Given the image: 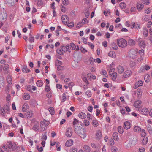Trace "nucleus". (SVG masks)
Instances as JSON below:
<instances>
[{"label": "nucleus", "instance_id": "f257e3e1", "mask_svg": "<svg viewBox=\"0 0 152 152\" xmlns=\"http://www.w3.org/2000/svg\"><path fill=\"white\" fill-rule=\"evenodd\" d=\"M74 130L75 132L79 135L81 138L84 139L86 137V130L84 128L79 126L78 128H76L74 129Z\"/></svg>", "mask_w": 152, "mask_h": 152}, {"label": "nucleus", "instance_id": "f03ea898", "mask_svg": "<svg viewBox=\"0 0 152 152\" xmlns=\"http://www.w3.org/2000/svg\"><path fill=\"white\" fill-rule=\"evenodd\" d=\"M117 43L118 45L121 48H124L127 46V42L123 38L117 39Z\"/></svg>", "mask_w": 152, "mask_h": 152}, {"label": "nucleus", "instance_id": "7ed1b4c3", "mask_svg": "<svg viewBox=\"0 0 152 152\" xmlns=\"http://www.w3.org/2000/svg\"><path fill=\"white\" fill-rule=\"evenodd\" d=\"M62 22L64 24H66L68 23L69 18L66 15H63L61 17Z\"/></svg>", "mask_w": 152, "mask_h": 152}, {"label": "nucleus", "instance_id": "20e7f679", "mask_svg": "<svg viewBox=\"0 0 152 152\" xmlns=\"http://www.w3.org/2000/svg\"><path fill=\"white\" fill-rule=\"evenodd\" d=\"M72 128L69 127L67 128L66 130V135L68 137H70L72 134Z\"/></svg>", "mask_w": 152, "mask_h": 152}, {"label": "nucleus", "instance_id": "39448f33", "mask_svg": "<svg viewBox=\"0 0 152 152\" xmlns=\"http://www.w3.org/2000/svg\"><path fill=\"white\" fill-rule=\"evenodd\" d=\"M66 52V50L65 49V48L64 46H62L60 49H57L56 50L57 53L60 55H63L64 53Z\"/></svg>", "mask_w": 152, "mask_h": 152}, {"label": "nucleus", "instance_id": "423d86ee", "mask_svg": "<svg viewBox=\"0 0 152 152\" xmlns=\"http://www.w3.org/2000/svg\"><path fill=\"white\" fill-rule=\"evenodd\" d=\"M80 122V121L76 119L75 118L74 119V121L73 122L74 129H75L76 128H78L79 126L78 125L79 124Z\"/></svg>", "mask_w": 152, "mask_h": 152}, {"label": "nucleus", "instance_id": "0eeeda50", "mask_svg": "<svg viewBox=\"0 0 152 152\" xmlns=\"http://www.w3.org/2000/svg\"><path fill=\"white\" fill-rule=\"evenodd\" d=\"M130 122L126 121L124 123L123 127L125 129H128L130 128Z\"/></svg>", "mask_w": 152, "mask_h": 152}, {"label": "nucleus", "instance_id": "6e6552de", "mask_svg": "<svg viewBox=\"0 0 152 152\" xmlns=\"http://www.w3.org/2000/svg\"><path fill=\"white\" fill-rule=\"evenodd\" d=\"M132 74V72L130 70H127L123 74V76L125 78H127L130 76Z\"/></svg>", "mask_w": 152, "mask_h": 152}, {"label": "nucleus", "instance_id": "1a4fd4ad", "mask_svg": "<svg viewBox=\"0 0 152 152\" xmlns=\"http://www.w3.org/2000/svg\"><path fill=\"white\" fill-rule=\"evenodd\" d=\"M33 114V112L32 111H30L26 113L24 116L26 118H30L32 117Z\"/></svg>", "mask_w": 152, "mask_h": 152}, {"label": "nucleus", "instance_id": "9d476101", "mask_svg": "<svg viewBox=\"0 0 152 152\" xmlns=\"http://www.w3.org/2000/svg\"><path fill=\"white\" fill-rule=\"evenodd\" d=\"M143 83L142 81L140 80L138 82L136 83L134 86V88L135 89L137 88L138 87L142 86Z\"/></svg>", "mask_w": 152, "mask_h": 152}, {"label": "nucleus", "instance_id": "9b49d317", "mask_svg": "<svg viewBox=\"0 0 152 152\" xmlns=\"http://www.w3.org/2000/svg\"><path fill=\"white\" fill-rule=\"evenodd\" d=\"M117 72L119 74H122L124 72V69L123 67L121 65H119L117 68Z\"/></svg>", "mask_w": 152, "mask_h": 152}, {"label": "nucleus", "instance_id": "f8f14e48", "mask_svg": "<svg viewBox=\"0 0 152 152\" xmlns=\"http://www.w3.org/2000/svg\"><path fill=\"white\" fill-rule=\"evenodd\" d=\"M73 141L71 139L69 140L66 141L65 144V145L67 147H69L72 146L73 144Z\"/></svg>", "mask_w": 152, "mask_h": 152}, {"label": "nucleus", "instance_id": "ddd939ff", "mask_svg": "<svg viewBox=\"0 0 152 152\" xmlns=\"http://www.w3.org/2000/svg\"><path fill=\"white\" fill-rule=\"evenodd\" d=\"M88 78L90 80H91L92 79H95L96 78L95 75H91L90 73H88L87 74Z\"/></svg>", "mask_w": 152, "mask_h": 152}, {"label": "nucleus", "instance_id": "4468645a", "mask_svg": "<svg viewBox=\"0 0 152 152\" xmlns=\"http://www.w3.org/2000/svg\"><path fill=\"white\" fill-rule=\"evenodd\" d=\"M83 149L85 152H90L91 151L90 147L87 145H85L83 146Z\"/></svg>", "mask_w": 152, "mask_h": 152}, {"label": "nucleus", "instance_id": "2eb2a0df", "mask_svg": "<svg viewBox=\"0 0 152 152\" xmlns=\"http://www.w3.org/2000/svg\"><path fill=\"white\" fill-rule=\"evenodd\" d=\"M24 100H28L30 99V95L27 93H25L22 96Z\"/></svg>", "mask_w": 152, "mask_h": 152}, {"label": "nucleus", "instance_id": "dca6fc26", "mask_svg": "<svg viewBox=\"0 0 152 152\" xmlns=\"http://www.w3.org/2000/svg\"><path fill=\"white\" fill-rule=\"evenodd\" d=\"M30 70L27 68L26 65H23L22 67V72L25 73H28L30 72Z\"/></svg>", "mask_w": 152, "mask_h": 152}, {"label": "nucleus", "instance_id": "f3484780", "mask_svg": "<svg viewBox=\"0 0 152 152\" xmlns=\"http://www.w3.org/2000/svg\"><path fill=\"white\" fill-rule=\"evenodd\" d=\"M92 124L93 126L95 127H97L99 125L98 121L96 119L92 120Z\"/></svg>", "mask_w": 152, "mask_h": 152}, {"label": "nucleus", "instance_id": "a211bd4d", "mask_svg": "<svg viewBox=\"0 0 152 152\" xmlns=\"http://www.w3.org/2000/svg\"><path fill=\"white\" fill-rule=\"evenodd\" d=\"M40 127L41 128V131H44L47 128V126L42 122H41Z\"/></svg>", "mask_w": 152, "mask_h": 152}, {"label": "nucleus", "instance_id": "6ab92c4d", "mask_svg": "<svg viewBox=\"0 0 152 152\" xmlns=\"http://www.w3.org/2000/svg\"><path fill=\"white\" fill-rule=\"evenodd\" d=\"M113 136L114 140H118V134L117 132H114L113 133Z\"/></svg>", "mask_w": 152, "mask_h": 152}, {"label": "nucleus", "instance_id": "aec40b11", "mask_svg": "<svg viewBox=\"0 0 152 152\" xmlns=\"http://www.w3.org/2000/svg\"><path fill=\"white\" fill-rule=\"evenodd\" d=\"M141 103V101L140 100H137L136 101L134 104V106L136 107H138L140 106Z\"/></svg>", "mask_w": 152, "mask_h": 152}, {"label": "nucleus", "instance_id": "412c9836", "mask_svg": "<svg viewBox=\"0 0 152 152\" xmlns=\"http://www.w3.org/2000/svg\"><path fill=\"white\" fill-rule=\"evenodd\" d=\"M28 104H24L22 107V110L23 112H25L28 109Z\"/></svg>", "mask_w": 152, "mask_h": 152}, {"label": "nucleus", "instance_id": "4be33fe9", "mask_svg": "<svg viewBox=\"0 0 152 152\" xmlns=\"http://www.w3.org/2000/svg\"><path fill=\"white\" fill-rule=\"evenodd\" d=\"M110 75H111L112 80L113 81L115 80L117 75V73L114 72V73H113L112 74Z\"/></svg>", "mask_w": 152, "mask_h": 152}, {"label": "nucleus", "instance_id": "5701e85b", "mask_svg": "<svg viewBox=\"0 0 152 152\" xmlns=\"http://www.w3.org/2000/svg\"><path fill=\"white\" fill-rule=\"evenodd\" d=\"M139 45L140 47L144 48L145 46V43L143 40H141L139 42Z\"/></svg>", "mask_w": 152, "mask_h": 152}, {"label": "nucleus", "instance_id": "b1692460", "mask_svg": "<svg viewBox=\"0 0 152 152\" xmlns=\"http://www.w3.org/2000/svg\"><path fill=\"white\" fill-rule=\"evenodd\" d=\"M79 117L81 119H84L86 117V114L83 112L80 113L79 114Z\"/></svg>", "mask_w": 152, "mask_h": 152}, {"label": "nucleus", "instance_id": "393cba45", "mask_svg": "<svg viewBox=\"0 0 152 152\" xmlns=\"http://www.w3.org/2000/svg\"><path fill=\"white\" fill-rule=\"evenodd\" d=\"M142 113L144 115H146L148 113V110L147 108H143L141 110Z\"/></svg>", "mask_w": 152, "mask_h": 152}, {"label": "nucleus", "instance_id": "a878e982", "mask_svg": "<svg viewBox=\"0 0 152 152\" xmlns=\"http://www.w3.org/2000/svg\"><path fill=\"white\" fill-rule=\"evenodd\" d=\"M141 128L138 126H136L134 128V131L137 132H139L141 131Z\"/></svg>", "mask_w": 152, "mask_h": 152}, {"label": "nucleus", "instance_id": "bb28decb", "mask_svg": "<svg viewBox=\"0 0 152 152\" xmlns=\"http://www.w3.org/2000/svg\"><path fill=\"white\" fill-rule=\"evenodd\" d=\"M137 7L138 10H141L143 8V5L142 3H138L137 5Z\"/></svg>", "mask_w": 152, "mask_h": 152}, {"label": "nucleus", "instance_id": "cd10ccee", "mask_svg": "<svg viewBox=\"0 0 152 152\" xmlns=\"http://www.w3.org/2000/svg\"><path fill=\"white\" fill-rule=\"evenodd\" d=\"M7 80L8 83L10 84L12 83V77L11 76L8 75L7 77Z\"/></svg>", "mask_w": 152, "mask_h": 152}, {"label": "nucleus", "instance_id": "c85d7f7f", "mask_svg": "<svg viewBox=\"0 0 152 152\" xmlns=\"http://www.w3.org/2000/svg\"><path fill=\"white\" fill-rule=\"evenodd\" d=\"M43 84L42 81L41 80H38L36 83V85L39 87L42 86Z\"/></svg>", "mask_w": 152, "mask_h": 152}, {"label": "nucleus", "instance_id": "c756f323", "mask_svg": "<svg viewBox=\"0 0 152 152\" xmlns=\"http://www.w3.org/2000/svg\"><path fill=\"white\" fill-rule=\"evenodd\" d=\"M96 138L97 139L99 140L101 139L102 137V133H101L98 131L97 132L96 134Z\"/></svg>", "mask_w": 152, "mask_h": 152}, {"label": "nucleus", "instance_id": "7c9ffc66", "mask_svg": "<svg viewBox=\"0 0 152 152\" xmlns=\"http://www.w3.org/2000/svg\"><path fill=\"white\" fill-rule=\"evenodd\" d=\"M108 56L110 57L114 58L115 57V52L113 51H111L108 53Z\"/></svg>", "mask_w": 152, "mask_h": 152}, {"label": "nucleus", "instance_id": "2f4dec72", "mask_svg": "<svg viewBox=\"0 0 152 152\" xmlns=\"http://www.w3.org/2000/svg\"><path fill=\"white\" fill-rule=\"evenodd\" d=\"M143 138L142 140V142L143 145H145L147 144L148 142V138L146 137H143Z\"/></svg>", "mask_w": 152, "mask_h": 152}, {"label": "nucleus", "instance_id": "473e14b6", "mask_svg": "<svg viewBox=\"0 0 152 152\" xmlns=\"http://www.w3.org/2000/svg\"><path fill=\"white\" fill-rule=\"evenodd\" d=\"M32 129L36 131H37L39 130V124H37L34 125Z\"/></svg>", "mask_w": 152, "mask_h": 152}, {"label": "nucleus", "instance_id": "72a5a7b5", "mask_svg": "<svg viewBox=\"0 0 152 152\" xmlns=\"http://www.w3.org/2000/svg\"><path fill=\"white\" fill-rule=\"evenodd\" d=\"M3 108L4 110L6 111V113H8V112L10 110L9 106L7 105H4V106Z\"/></svg>", "mask_w": 152, "mask_h": 152}, {"label": "nucleus", "instance_id": "f704fd0d", "mask_svg": "<svg viewBox=\"0 0 152 152\" xmlns=\"http://www.w3.org/2000/svg\"><path fill=\"white\" fill-rule=\"evenodd\" d=\"M143 35L147 37L148 34V31L147 29L146 28H144L143 31Z\"/></svg>", "mask_w": 152, "mask_h": 152}, {"label": "nucleus", "instance_id": "c9c22d12", "mask_svg": "<svg viewBox=\"0 0 152 152\" xmlns=\"http://www.w3.org/2000/svg\"><path fill=\"white\" fill-rule=\"evenodd\" d=\"M65 49L66 50V51H67L69 52H70L71 51V46L69 45H66V47H65Z\"/></svg>", "mask_w": 152, "mask_h": 152}, {"label": "nucleus", "instance_id": "e433bc0d", "mask_svg": "<svg viewBox=\"0 0 152 152\" xmlns=\"http://www.w3.org/2000/svg\"><path fill=\"white\" fill-rule=\"evenodd\" d=\"M120 7L122 9H125L126 7V4L124 2H121L120 4Z\"/></svg>", "mask_w": 152, "mask_h": 152}, {"label": "nucleus", "instance_id": "4c0bfd02", "mask_svg": "<svg viewBox=\"0 0 152 152\" xmlns=\"http://www.w3.org/2000/svg\"><path fill=\"white\" fill-rule=\"evenodd\" d=\"M118 131L120 134H122L124 132L123 127L120 126H119L118 127Z\"/></svg>", "mask_w": 152, "mask_h": 152}, {"label": "nucleus", "instance_id": "58836bf2", "mask_svg": "<svg viewBox=\"0 0 152 152\" xmlns=\"http://www.w3.org/2000/svg\"><path fill=\"white\" fill-rule=\"evenodd\" d=\"M129 44L130 45H133L135 44V41L132 39H130L128 41Z\"/></svg>", "mask_w": 152, "mask_h": 152}, {"label": "nucleus", "instance_id": "ea45409f", "mask_svg": "<svg viewBox=\"0 0 152 152\" xmlns=\"http://www.w3.org/2000/svg\"><path fill=\"white\" fill-rule=\"evenodd\" d=\"M141 137H145V136L146 135V133L145 130L144 129L141 130Z\"/></svg>", "mask_w": 152, "mask_h": 152}, {"label": "nucleus", "instance_id": "a19ab883", "mask_svg": "<svg viewBox=\"0 0 152 152\" xmlns=\"http://www.w3.org/2000/svg\"><path fill=\"white\" fill-rule=\"evenodd\" d=\"M9 68V66L7 64H5L4 65L3 69L4 71H7Z\"/></svg>", "mask_w": 152, "mask_h": 152}, {"label": "nucleus", "instance_id": "79ce46f5", "mask_svg": "<svg viewBox=\"0 0 152 152\" xmlns=\"http://www.w3.org/2000/svg\"><path fill=\"white\" fill-rule=\"evenodd\" d=\"M49 111L52 115H53L54 114V109L53 107H50L49 108Z\"/></svg>", "mask_w": 152, "mask_h": 152}, {"label": "nucleus", "instance_id": "37998d69", "mask_svg": "<svg viewBox=\"0 0 152 152\" xmlns=\"http://www.w3.org/2000/svg\"><path fill=\"white\" fill-rule=\"evenodd\" d=\"M111 46L112 47V48L113 49L115 50H116L118 48V47L115 43L113 42L111 44Z\"/></svg>", "mask_w": 152, "mask_h": 152}, {"label": "nucleus", "instance_id": "c03bdc74", "mask_svg": "<svg viewBox=\"0 0 152 152\" xmlns=\"http://www.w3.org/2000/svg\"><path fill=\"white\" fill-rule=\"evenodd\" d=\"M85 17L86 18H88L89 15V11L88 9H86L84 12Z\"/></svg>", "mask_w": 152, "mask_h": 152}, {"label": "nucleus", "instance_id": "a18cd8bd", "mask_svg": "<svg viewBox=\"0 0 152 152\" xmlns=\"http://www.w3.org/2000/svg\"><path fill=\"white\" fill-rule=\"evenodd\" d=\"M148 130L150 134H151L152 133V129L151 126L150 125H148L147 126Z\"/></svg>", "mask_w": 152, "mask_h": 152}, {"label": "nucleus", "instance_id": "49530a36", "mask_svg": "<svg viewBox=\"0 0 152 152\" xmlns=\"http://www.w3.org/2000/svg\"><path fill=\"white\" fill-rule=\"evenodd\" d=\"M86 94L89 97H91V93L89 90H88L86 92Z\"/></svg>", "mask_w": 152, "mask_h": 152}, {"label": "nucleus", "instance_id": "de8ad7c7", "mask_svg": "<svg viewBox=\"0 0 152 152\" xmlns=\"http://www.w3.org/2000/svg\"><path fill=\"white\" fill-rule=\"evenodd\" d=\"M108 143L111 145H113L114 144V142L112 138H111L108 140Z\"/></svg>", "mask_w": 152, "mask_h": 152}, {"label": "nucleus", "instance_id": "09e8293b", "mask_svg": "<svg viewBox=\"0 0 152 152\" xmlns=\"http://www.w3.org/2000/svg\"><path fill=\"white\" fill-rule=\"evenodd\" d=\"M62 95V99L61 101V102H64L66 100V95L64 93Z\"/></svg>", "mask_w": 152, "mask_h": 152}, {"label": "nucleus", "instance_id": "8fccbe9b", "mask_svg": "<svg viewBox=\"0 0 152 152\" xmlns=\"http://www.w3.org/2000/svg\"><path fill=\"white\" fill-rule=\"evenodd\" d=\"M150 76L148 75H147L146 76H145V80L146 82H148L149 80L150 79Z\"/></svg>", "mask_w": 152, "mask_h": 152}, {"label": "nucleus", "instance_id": "3c124183", "mask_svg": "<svg viewBox=\"0 0 152 152\" xmlns=\"http://www.w3.org/2000/svg\"><path fill=\"white\" fill-rule=\"evenodd\" d=\"M82 22L80 21L79 22L78 24H77L76 27L77 28H79L81 27L83 25V24Z\"/></svg>", "mask_w": 152, "mask_h": 152}, {"label": "nucleus", "instance_id": "603ef678", "mask_svg": "<svg viewBox=\"0 0 152 152\" xmlns=\"http://www.w3.org/2000/svg\"><path fill=\"white\" fill-rule=\"evenodd\" d=\"M111 150L112 152H115L118 151V148L115 146H113L111 148Z\"/></svg>", "mask_w": 152, "mask_h": 152}, {"label": "nucleus", "instance_id": "864d4df0", "mask_svg": "<svg viewBox=\"0 0 152 152\" xmlns=\"http://www.w3.org/2000/svg\"><path fill=\"white\" fill-rule=\"evenodd\" d=\"M56 66H58L62 65V63L60 61L58 60H57L56 61Z\"/></svg>", "mask_w": 152, "mask_h": 152}, {"label": "nucleus", "instance_id": "5fc2aeb1", "mask_svg": "<svg viewBox=\"0 0 152 152\" xmlns=\"http://www.w3.org/2000/svg\"><path fill=\"white\" fill-rule=\"evenodd\" d=\"M80 50H81V52L83 53H85L87 52V51L85 48H83L82 47L80 48Z\"/></svg>", "mask_w": 152, "mask_h": 152}, {"label": "nucleus", "instance_id": "6e6d98bb", "mask_svg": "<svg viewBox=\"0 0 152 152\" xmlns=\"http://www.w3.org/2000/svg\"><path fill=\"white\" fill-rule=\"evenodd\" d=\"M84 123L85 125L86 126H88L90 124V122L89 121L87 120H84Z\"/></svg>", "mask_w": 152, "mask_h": 152}, {"label": "nucleus", "instance_id": "4d7b16f0", "mask_svg": "<svg viewBox=\"0 0 152 152\" xmlns=\"http://www.w3.org/2000/svg\"><path fill=\"white\" fill-rule=\"evenodd\" d=\"M42 139L45 140H46L47 139V136L46 133L45 132L44 134H42Z\"/></svg>", "mask_w": 152, "mask_h": 152}, {"label": "nucleus", "instance_id": "13d9d810", "mask_svg": "<svg viewBox=\"0 0 152 152\" xmlns=\"http://www.w3.org/2000/svg\"><path fill=\"white\" fill-rule=\"evenodd\" d=\"M57 66V69L58 71L62 70L64 69V67L61 65L58 66Z\"/></svg>", "mask_w": 152, "mask_h": 152}, {"label": "nucleus", "instance_id": "bf43d9fd", "mask_svg": "<svg viewBox=\"0 0 152 152\" xmlns=\"http://www.w3.org/2000/svg\"><path fill=\"white\" fill-rule=\"evenodd\" d=\"M50 88L48 85H46L45 87V90L47 92H48L50 90Z\"/></svg>", "mask_w": 152, "mask_h": 152}, {"label": "nucleus", "instance_id": "052dcab7", "mask_svg": "<svg viewBox=\"0 0 152 152\" xmlns=\"http://www.w3.org/2000/svg\"><path fill=\"white\" fill-rule=\"evenodd\" d=\"M74 85V83L72 82H71L70 83L68 84V87L71 90L72 89V87Z\"/></svg>", "mask_w": 152, "mask_h": 152}, {"label": "nucleus", "instance_id": "680f3d73", "mask_svg": "<svg viewBox=\"0 0 152 152\" xmlns=\"http://www.w3.org/2000/svg\"><path fill=\"white\" fill-rule=\"evenodd\" d=\"M62 3L64 5H68L69 4L68 0H62Z\"/></svg>", "mask_w": 152, "mask_h": 152}, {"label": "nucleus", "instance_id": "e2e57ef3", "mask_svg": "<svg viewBox=\"0 0 152 152\" xmlns=\"http://www.w3.org/2000/svg\"><path fill=\"white\" fill-rule=\"evenodd\" d=\"M142 1L144 4L148 5L149 3V0H142Z\"/></svg>", "mask_w": 152, "mask_h": 152}, {"label": "nucleus", "instance_id": "0e129e2a", "mask_svg": "<svg viewBox=\"0 0 152 152\" xmlns=\"http://www.w3.org/2000/svg\"><path fill=\"white\" fill-rule=\"evenodd\" d=\"M101 73L102 75H104L105 77L107 76V73L104 70H102Z\"/></svg>", "mask_w": 152, "mask_h": 152}, {"label": "nucleus", "instance_id": "69168bd1", "mask_svg": "<svg viewBox=\"0 0 152 152\" xmlns=\"http://www.w3.org/2000/svg\"><path fill=\"white\" fill-rule=\"evenodd\" d=\"M94 61L95 62H97L99 64L101 62V59L98 58H96V59H94Z\"/></svg>", "mask_w": 152, "mask_h": 152}, {"label": "nucleus", "instance_id": "338daca9", "mask_svg": "<svg viewBox=\"0 0 152 152\" xmlns=\"http://www.w3.org/2000/svg\"><path fill=\"white\" fill-rule=\"evenodd\" d=\"M83 81L85 82L87 84V85L89 84V82L86 77H84L83 78Z\"/></svg>", "mask_w": 152, "mask_h": 152}, {"label": "nucleus", "instance_id": "774afa93", "mask_svg": "<svg viewBox=\"0 0 152 152\" xmlns=\"http://www.w3.org/2000/svg\"><path fill=\"white\" fill-rule=\"evenodd\" d=\"M139 53L140 56H141L144 54V50L143 49L140 50H139Z\"/></svg>", "mask_w": 152, "mask_h": 152}]
</instances>
